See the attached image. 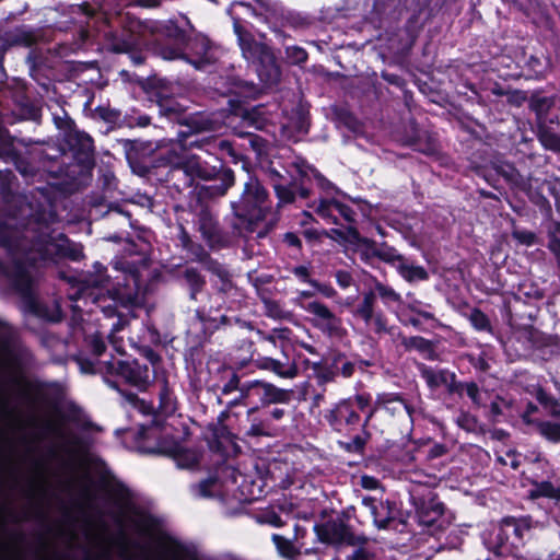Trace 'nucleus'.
<instances>
[{"label":"nucleus","mask_w":560,"mask_h":560,"mask_svg":"<svg viewBox=\"0 0 560 560\" xmlns=\"http://www.w3.org/2000/svg\"><path fill=\"white\" fill-rule=\"evenodd\" d=\"M487 549L497 557L508 558L515 556L517 550L510 540L509 533L505 530L503 521L501 520L485 539Z\"/></svg>","instance_id":"nucleus-26"},{"label":"nucleus","mask_w":560,"mask_h":560,"mask_svg":"<svg viewBox=\"0 0 560 560\" xmlns=\"http://www.w3.org/2000/svg\"><path fill=\"white\" fill-rule=\"evenodd\" d=\"M218 476H209L198 483L191 486L192 492L200 498H212L213 497V487L218 483Z\"/></svg>","instance_id":"nucleus-59"},{"label":"nucleus","mask_w":560,"mask_h":560,"mask_svg":"<svg viewBox=\"0 0 560 560\" xmlns=\"http://www.w3.org/2000/svg\"><path fill=\"white\" fill-rule=\"evenodd\" d=\"M337 201V199H322L316 208V213L328 223L339 224V219L335 214L336 210L332 206V202Z\"/></svg>","instance_id":"nucleus-58"},{"label":"nucleus","mask_w":560,"mask_h":560,"mask_svg":"<svg viewBox=\"0 0 560 560\" xmlns=\"http://www.w3.org/2000/svg\"><path fill=\"white\" fill-rule=\"evenodd\" d=\"M148 46H153L163 59L174 60L185 56L188 36L175 21L147 22Z\"/></svg>","instance_id":"nucleus-11"},{"label":"nucleus","mask_w":560,"mask_h":560,"mask_svg":"<svg viewBox=\"0 0 560 560\" xmlns=\"http://www.w3.org/2000/svg\"><path fill=\"white\" fill-rule=\"evenodd\" d=\"M10 383L21 387L18 393L19 398L31 405L40 400L50 404L57 409L63 396L62 388L58 382L28 380L24 375L19 374L12 375Z\"/></svg>","instance_id":"nucleus-13"},{"label":"nucleus","mask_w":560,"mask_h":560,"mask_svg":"<svg viewBox=\"0 0 560 560\" xmlns=\"http://www.w3.org/2000/svg\"><path fill=\"white\" fill-rule=\"evenodd\" d=\"M160 427L155 421L148 425H140L135 435V443L140 453L155 455V451H150L149 448H154V439L151 435H153V429H160Z\"/></svg>","instance_id":"nucleus-41"},{"label":"nucleus","mask_w":560,"mask_h":560,"mask_svg":"<svg viewBox=\"0 0 560 560\" xmlns=\"http://www.w3.org/2000/svg\"><path fill=\"white\" fill-rule=\"evenodd\" d=\"M396 0H373L372 9L369 12V19L377 28L389 26L390 20L395 19L394 13Z\"/></svg>","instance_id":"nucleus-32"},{"label":"nucleus","mask_w":560,"mask_h":560,"mask_svg":"<svg viewBox=\"0 0 560 560\" xmlns=\"http://www.w3.org/2000/svg\"><path fill=\"white\" fill-rule=\"evenodd\" d=\"M209 272L217 276L220 280V285L217 288L219 293L226 294L232 290L233 281L231 273L223 264H218V267L212 268Z\"/></svg>","instance_id":"nucleus-56"},{"label":"nucleus","mask_w":560,"mask_h":560,"mask_svg":"<svg viewBox=\"0 0 560 560\" xmlns=\"http://www.w3.org/2000/svg\"><path fill=\"white\" fill-rule=\"evenodd\" d=\"M354 512V506H350L338 513L336 517H330L323 523L315 524L314 533L317 539L322 544L336 547L365 546L369 542L368 536L355 534L348 524Z\"/></svg>","instance_id":"nucleus-12"},{"label":"nucleus","mask_w":560,"mask_h":560,"mask_svg":"<svg viewBox=\"0 0 560 560\" xmlns=\"http://www.w3.org/2000/svg\"><path fill=\"white\" fill-rule=\"evenodd\" d=\"M246 420L248 424L240 429L236 442L241 441L252 447L261 438L272 436V427L267 413L255 410V408L247 409Z\"/></svg>","instance_id":"nucleus-23"},{"label":"nucleus","mask_w":560,"mask_h":560,"mask_svg":"<svg viewBox=\"0 0 560 560\" xmlns=\"http://www.w3.org/2000/svg\"><path fill=\"white\" fill-rule=\"evenodd\" d=\"M265 389V381L252 380L243 382L241 395L230 402V406H245L248 409L255 408L259 410L265 407V397L262 396Z\"/></svg>","instance_id":"nucleus-27"},{"label":"nucleus","mask_w":560,"mask_h":560,"mask_svg":"<svg viewBox=\"0 0 560 560\" xmlns=\"http://www.w3.org/2000/svg\"><path fill=\"white\" fill-rule=\"evenodd\" d=\"M471 170L479 177H482L489 185L497 187L499 182V174H495V163L491 165L471 164Z\"/></svg>","instance_id":"nucleus-63"},{"label":"nucleus","mask_w":560,"mask_h":560,"mask_svg":"<svg viewBox=\"0 0 560 560\" xmlns=\"http://www.w3.org/2000/svg\"><path fill=\"white\" fill-rule=\"evenodd\" d=\"M229 411L223 410L219 413L215 423H209L207 431V444L211 452L220 455L221 462L224 463L231 455L237 456L242 453V448L236 442L237 434H234L225 424L229 418Z\"/></svg>","instance_id":"nucleus-17"},{"label":"nucleus","mask_w":560,"mask_h":560,"mask_svg":"<svg viewBox=\"0 0 560 560\" xmlns=\"http://www.w3.org/2000/svg\"><path fill=\"white\" fill-rule=\"evenodd\" d=\"M370 325H372L374 334L378 337L385 334L394 335L396 328L395 326H388V319L382 311L376 312Z\"/></svg>","instance_id":"nucleus-62"},{"label":"nucleus","mask_w":560,"mask_h":560,"mask_svg":"<svg viewBox=\"0 0 560 560\" xmlns=\"http://www.w3.org/2000/svg\"><path fill=\"white\" fill-rule=\"evenodd\" d=\"M177 224V240L183 250L186 252L189 259L198 262L206 271L218 267L220 261L211 256L209 250L192 240L187 230V225L200 233L201 238L211 250H221L232 245L235 236L242 235V229L237 224L233 225V231H228L219 220V214L214 211L210 202H203L200 195L194 194L190 200L183 205L173 207Z\"/></svg>","instance_id":"nucleus-2"},{"label":"nucleus","mask_w":560,"mask_h":560,"mask_svg":"<svg viewBox=\"0 0 560 560\" xmlns=\"http://www.w3.org/2000/svg\"><path fill=\"white\" fill-rule=\"evenodd\" d=\"M78 8L89 19L102 15L107 26V30L104 31V42L108 51L122 54L130 52L137 47L148 46L147 22H142L129 13L107 16L89 2H83Z\"/></svg>","instance_id":"nucleus-5"},{"label":"nucleus","mask_w":560,"mask_h":560,"mask_svg":"<svg viewBox=\"0 0 560 560\" xmlns=\"http://www.w3.org/2000/svg\"><path fill=\"white\" fill-rule=\"evenodd\" d=\"M418 370L421 378L424 380L427 386L431 390H435L439 387L443 386L444 383H446V377L450 372V370L447 369H441L439 371H435L433 368L424 363H420L418 365Z\"/></svg>","instance_id":"nucleus-43"},{"label":"nucleus","mask_w":560,"mask_h":560,"mask_svg":"<svg viewBox=\"0 0 560 560\" xmlns=\"http://www.w3.org/2000/svg\"><path fill=\"white\" fill-rule=\"evenodd\" d=\"M548 244L547 248L553 255L557 267L560 270V223H555V229L548 231L547 234Z\"/></svg>","instance_id":"nucleus-60"},{"label":"nucleus","mask_w":560,"mask_h":560,"mask_svg":"<svg viewBox=\"0 0 560 560\" xmlns=\"http://www.w3.org/2000/svg\"><path fill=\"white\" fill-rule=\"evenodd\" d=\"M154 174L165 183L167 192L175 201L174 206L186 203L190 197L200 195L203 202L208 199L224 196L234 185V172L224 166L222 161L218 165H210L206 161H186L174 149H167L155 155Z\"/></svg>","instance_id":"nucleus-1"},{"label":"nucleus","mask_w":560,"mask_h":560,"mask_svg":"<svg viewBox=\"0 0 560 560\" xmlns=\"http://www.w3.org/2000/svg\"><path fill=\"white\" fill-rule=\"evenodd\" d=\"M265 407L271 404H287L291 399V390L282 389L265 381Z\"/></svg>","instance_id":"nucleus-47"},{"label":"nucleus","mask_w":560,"mask_h":560,"mask_svg":"<svg viewBox=\"0 0 560 560\" xmlns=\"http://www.w3.org/2000/svg\"><path fill=\"white\" fill-rule=\"evenodd\" d=\"M10 40L15 45L31 47L36 44V35L32 30L27 28L25 25H22L15 28L14 34Z\"/></svg>","instance_id":"nucleus-57"},{"label":"nucleus","mask_w":560,"mask_h":560,"mask_svg":"<svg viewBox=\"0 0 560 560\" xmlns=\"http://www.w3.org/2000/svg\"><path fill=\"white\" fill-rule=\"evenodd\" d=\"M375 304L376 293L374 292V290L371 289L369 291H364L362 293V300L353 310V316L363 320L365 325H370L372 318L376 314Z\"/></svg>","instance_id":"nucleus-38"},{"label":"nucleus","mask_w":560,"mask_h":560,"mask_svg":"<svg viewBox=\"0 0 560 560\" xmlns=\"http://www.w3.org/2000/svg\"><path fill=\"white\" fill-rule=\"evenodd\" d=\"M257 366L261 370L271 371L282 378H293L299 373V369L295 363L285 366L281 361L268 357L259 359L257 361Z\"/></svg>","instance_id":"nucleus-40"},{"label":"nucleus","mask_w":560,"mask_h":560,"mask_svg":"<svg viewBox=\"0 0 560 560\" xmlns=\"http://www.w3.org/2000/svg\"><path fill=\"white\" fill-rule=\"evenodd\" d=\"M374 416L372 394L369 392L341 398L323 415L332 432L348 438V441H339L340 447L357 455H364L366 444L372 438L368 428Z\"/></svg>","instance_id":"nucleus-3"},{"label":"nucleus","mask_w":560,"mask_h":560,"mask_svg":"<svg viewBox=\"0 0 560 560\" xmlns=\"http://www.w3.org/2000/svg\"><path fill=\"white\" fill-rule=\"evenodd\" d=\"M537 432L548 442L558 444L560 443V423L549 420L535 421Z\"/></svg>","instance_id":"nucleus-50"},{"label":"nucleus","mask_w":560,"mask_h":560,"mask_svg":"<svg viewBox=\"0 0 560 560\" xmlns=\"http://www.w3.org/2000/svg\"><path fill=\"white\" fill-rule=\"evenodd\" d=\"M374 292L376 293V296H380L385 305L401 303L400 294L397 293L392 287L384 284L378 280L375 281Z\"/></svg>","instance_id":"nucleus-55"},{"label":"nucleus","mask_w":560,"mask_h":560,"mask_svg":"<svg viewBox=\"0 0 560 560\" xmlns=\"http://www.w3.org/2000/svg\"><path fill=\"white\" fill-rule=\"evenodd\" d=\"M372 409H374L375 412L378 409H384L392 416L399 415L401 411H406V413L411 417L413 412V407L408 402L401 393H378L375 397V401H372Z\"/></svg>","instance_id":"nucleus-28"},{"label":"nucleus","mask_w":560,"mask_h":560,"mask_svg":"<svg viewBox=\"0 0 560 560\" xmlns=\"http://www.w3.org/2000/svg\"><path fill=\"white\" fill-rule=\"evenodd\" d=\"M304 308L313 315L312 325L323 335L335 339H342L347 336L342 318L337 316L325 303L313 301L307 303Z\"/></svg>","instance_id":"nucleus-21"},{"label":"nucleus","mask_w":560,"mask_h":560,"mask_svg":"<svg viewBox=\"0 0 560 560\" xmlns=\"http://www.w3.org/2000/svg\"><path fill=\"white\" fill-rule=\"evenodd\" d=\"M142 89L152 103H155L158 113L170 122L190 126L191 118L188 117L186 108L173 96L166 93L160 85V80L145 79L141 84Z\"/></svg>","instance_id":"nucleus-14"},{"label":"nucleus","mask_w":560,"mask_h":560,"mask_svg":"<svg viewBox=\"0 0 560 560\" xmlns=\"http://www.w3.org/2000/svg\"><path fill=\"white\" fill-rule=\"evenodd\" d=\"M214 90L219 95L229 97L228 112L234 117L241 118L242 122L260 129L265 122V106L250 105L249 100H256L261 94V89L253 83L234 75L221 78L215 82Z\"/></svg>","instance_id":"nucleus-6"},{"label":"nucleus","mask_w":560,"mask_h":560,"mask_svg":"<svg viewBox=\"0 0 560 560\" xmlns=\"http://www.w3.org/2000/svg\"><path fill=\"white\" fill-rule=\"evenodd\" d=\"M0 276L8 278L21 296L33 298V280L24 260L14 258L11 266L0 260Z\"/></svg>","instance_id":"nucleus-25"},{"label":"nucleus","mask_w":560,"mask_h":560,"mask_svg":"<svg viewBox=\"0 0 560 560\" xmlns=\"http://www.w3.org/2000/svg\"><path fill=\"white\" fill-rule=\"evenodd\" d=\"M322 360L335 372V376H342L343 378H350L355 372L354 362L350 361L346 353L340 350H331L326 353Z\"/></svg>","instance_id":"nucleus-30"},{"label":"nucleus","mask_w":560,"mask_h":560,"mask_svg":"<svg viewBox=\"0 0 560 560\" xmlns=\"http://www.w3.org/2000/svg\"><path fill=\"white\" fill-rule=\"evenodd\" d=\"M495 174H499V179L502 178L511 188L521 189L527 178L523 176L514 164L502 161L495 163Z\"/></svg>","instance_id":"nucleus-36"},{"label":"nucleus","mask_w":560,"mask_h":560,"mask_svg":"<svg viewBox=\"0 0 560 560\" xmlns=\"http://www.w3.org/2000/svg\"><path fill=\"white\" fill-rule=\"evenodd\" d=\"M528 497L533 500L547 498L555 501H560V486L555 487L553 483L549 480L534 482L532 489L529 490Z\"/></svg>","instance_id":"nucleus-46"},{"label":"nucleus","mask_w":560,"mask_h":560,"mask_svg":"<svg viewBox=\"0 0 560 560\" xmlns=\"http://www.w3.org/2000/svg\"><path fill=\"white\" fill-rule=\"evenodd\" d=\"M396 267L399 275L409 282L416 280L424 281L429 279V273L422 266L407 265L405 261H402L399 262Z\"/></svg>","instance_id":"nucleus-53"},{"label":"nucleus","mask_w":560,"mask_h":560,"mask_svg":"<svg viewBox=\"0 0 560 560\" xmlns=\"http://www.w3.org/2000/svg\"><path fill=\"white\" fill-rule=\"evenodd\" d=\"M180 279L188 289L189 299L191 301H197L198 294H200L206 288V277L198 270V268L187 266L182 270Z\"/></svg>","instance_id":"nucleus-33"},{"label":"nucleus","mask_w":560,"mask_h":560,"mask_svg":"<svg viewBox=\"0 0 560 560\" xmlns=\"http://www.w3.org/2000/svg\"><path fill=\"white\" fill-rule=\"evenodd\" d=\"M220 374L222 385L219 386V389L222 395H230L236 390L241 394L243 382H241L240 375L232 366H222Z\"/></svg>","instance_id":"nucleus-44"},{"label":"nucleus","mask_w":560,"mask_h":560,"mask_svg":"<svg viewBox=\"0 0 560 560\" xmlns=\"http://www.w3.org/2000/svg\"><path fill=\"white\" fill-rule=\"evenodd\" d=\"M376 253H378V260L390 266H397L399 262L405 261V257L398 250L386 242H376Z\"/></svg>","instance_id":"nucleus-51"},{"label":"nucleus","mask_w":560,"mask_h":560,"mask_svg":"<svg viewBox=\"0 0 560 560\" xmlns=\"http://www.w3.org/2000/svg\"><path fill=\"white\" fill-rule=\"evenodd\" d=\"M524 66L523 70L528 79H542L548 69V59L541 54L540 56L530 54H524Z\"/></svg>","instance_id":"nucleus-37"},{"label":"nucleus","mask_w":560,"mask_h":560,"mask_svg":"<svg viewBox=\"0 0 560 560\" xmlns=\"http://www.w3.org/2000/svg\"><path fill=\"white\" fill-rule=\"evenodd\" d=\"M401 345L407 351L417 350L423 354L434 351L433 342L422 336L406 337L401 335Z\"/></svg>","instance_id":"nucleus-49"},{"label":"nucleus","mask_w":560,"mask_h":560,"mask_svg":"<svg viewBox=\"0 0 560 560\" xmlns=\"http://www.w3.org/2000/svg\"><path fill=\"white\" fill-rule=\"evenodd\" d=\"M556 105V96H545L538 92L532 93L528 98V109L534 113L537 126V138L542 145L546 136L560 125V113L551 114Z\"/></svg>","instance_id":"nucleus-20"},{"label":"nucleus","mask_w":560,"mask_h":560,"mask_svg":"<svg viewBox=\"0 0 560 560\" xmlns=\"http://www.w3.org/2000/svg\"><path fill=\"white\" fill-rule=\"evenodd\" d=\"M277 551L279 555L288 560H293L295 557L300 556V550L296 548L292 540L279 535L273 534L271 537Z\"/></svg>","instance_id":"nucleus-52"},{"label":"nucleus","mask_w":560,"mask_h":560,"mask_svg":"<svg viewBox=\"0 0 560 560\" xmlns=\"http://www.w3.org/2000/svg\"><path fill=\"white\" fill-rule=\"evenodd\" d=\"M415 508L419 524L440 530L445 528L447 522L443 517L446 506L436 493L430 492L428 495L418 498L415 501Z\"/></svg>","instance_id":"nucleus-22"},{"label":"nucleus","mask_w":560,"mask_h":560,"mask_svg":"<svg viewBox=\"0 0 560 560\" xmlns=\"http://www.w3.org/2000/svg\"><path fill=\"white\" fill-rule=\"evenodd\" d=\"M312 371L317 385L320 387H325L328 383H334L337 380L335 372L330 371L323 360L314 362Z\"/></svg>","instance_id":"nucleus-54"},{"label":"nucleus","mask_w":560,"mask_h":560,"mask_svg":"<svg viewBox=\"0 0 560 560\" xmlns=\"http://www.w3.org/2000/svg\"><path fill=\"white\" fill-rule=\"evenodd\" d=\"M63 142L71 154V162L60 166L56 175L72 179L91 175L96 164L93 138L85 131L71 129L65 133Z\"/></svg>","instance_id":"nucleus-10"},{"label":"nucleus","mask_w":560,"mask_h":560,"mask_svg":"<svg viewBox=\"0 0 560 560\" xmlns=\"http://www.w3.org/2000/svg\"><path fill=\"white\" fill-rule=\"evenodd\" d=\"M505 530L509 533L510 540L518 551V548L524 545V534L532 528L530 516H504L502 518Z\"/></svg>","instance_id":"nucleus-31"},{"label":"nucleus","mask_w":560,"mask_h":560,"mask_svg":"<svg viewBox=\"0 0 560 560\" xmlns=\"http://www.w3.org/2000/svg\"><path fill=\"white\" fill-rule=\"evenodd\" d=\"M238 44L243 57L252 63L260 82L266 86H275L280 82L281 70L271 49L262 43L255 40L253 35L235 25Z\"/></svg>","instance_id":"nucleus-9"},{"label":"nucleus","mask_w":560,"mask_h":560,"mask_svg":"<svg viewBox=\"0 0 560 560\" xmlns=\"http://www.w3.org/2000/svg\"><path fill=\"white\" fill-rule=\"evenodd\" d=\"M362 504L370 510L373 523L378 529L398 530V525L404 527L407 525L400 504L396 500L388 498L377 500L373 497H364ZM399 532H402V529H399Z\"/></svg>","instance_id":"nucleus-19"},{"label":"nucleus","mask_w":560,"mask_h":560,"mask_svg":"<svg viewBox=\"0 0 560 560\" xmlns=\"http://www.w3.org/2000/svg\"><path fill=\"white\" fill-rule=\"evenodd\" d=\"M100 371L105 383L116 390H120V385L126 384L138 392H145L155 377V371L138 359L118 360L112 357L101 364Z\"/></svg>","instance_id":"nucleus-8"},{"label":"nucleus","mask_w":560,"mask_h":560,"mask_svg":"<svg viewBox=\"0 0 560 560\" xmlns=\"http://www.w3.org/2000/svg\"><path fill=\"white\" fill-rule=\"evenodd\" d=\"M407 147L425 155H434L439 152V141L434 133L427 130L417 139L407 140Z\"/></svg>","instance_id":"nucleus-42"},{"label":"nucleus","mask_w":560,"mask_h":560,"mask_svg":"<svg viewBox=\"0 0 560 560\" xmlns=\"http://www.w3.org/2000/svg\"><path fill=\"white\" fill-rule=\"evenodd\" d=\"M1 351L5 357V365L11 369L12 372L22 371V360L18 353H15L8 340L1 342Z\"/></svg>","instance_id":"nucleus-64"},{"label":"nucleus","mask_w":560,"mask_h":560,"mask_svg":"<svg viewBox=\"0 0 560 560\" xmlns=\"http://www.w3.org/2000/svg\"><path fill=\"white\" fill-rule=\"evenodd\" d=\"M24 178H33L36 170L33 164L19 152L10 162Z\"/></svg>","instance_id":"nucleus-61"},{"label":"nucleus","mask_w":560,"mask_h":560,"mask_svg":"<svg viewBox=\"0 0 560 560\" xmlns=\"http://www.w3.org/2000/svg\"><path fill=\"white\" fill-rule=\"evenodd\" d=\"M112 273L100 261L92 265V270L80 280V291L85 289H106L108 298L116 306L130 307L137 305L142 289L141 269L147 268L144 259L132 260L126 257L110 262Z\"/></svg>","instance_id":"nucleus-4"},{"label":"nucleus","mask_w":560,"mask_h":560,"mask_svg":"<svg viewBox=\"0 0 560 560\" xmlns=\"http://www.w3.org/2000/svg\"><path fill=\"white\" fill-rule=\"evenodd\" d=\"M353 240L355 250L360 255V259L366 264L372 265L373 259H378V253H376V241L373 238L362 236L359 230L350 231Z\"/></svg>","instance_id":"nucleus-35"},{"label":"nucleus","mask_w":560,"mask_h":560,"mask_svg":"<svg viewBox=\"0 0 560 560\" xmlns=\"http://www.w3.org/2000/svg\"><path fill=\"white\" fill-rule=\"evenodd\" d=\"M0 246L12 257L25 252L22 246V238L5 226H0Z\"/></svg>","instance_id":"nucleus-45"},{"label":"nucleus","mask_w":560,"mask_h":560,"mask_svg":"<svg viewBox=\"0 0 560 560\" xmlns=\"http://www.w3.org/2000/svg\"><path fill=\"white\" fill-rule=\"evenodd\" d=\"M159 405L158 412L161 416L170 417L173 416L177 410V398L174 390L170 386L166 377H163L159 385Z\"/></svg>","instance_id":"nucleus-34"},{"label":"nucleus","mask_w":560,"mask_h":560,"mask_svg":"<svg viewBox=\"0 0 560 560\" xmlns=\"http://www.w3.org/2000/svg\"><path fill=\"white\" fill-rule=\"evenodd\" d=\"M171 458L176 463L177 467L182 469H191L199 465L197 454L184 447L182 444L178 445Z\"/></svg>","instance_id":"nucleus-48"},{"label":"nucleus","mask_w":560,"mask_h":560,"mask_svg":"<svg viewBox=\"0 0 560 560\" xmlns=\"http://www.w3.org/2000/svg\"><path fill=\"white\" fill-rule=\"evenodd\" d=\"M33 248L45 260L59 257L79 261L84 257L82 246L72 242L65 233H59L57 237L50 233L39 234L33 241Z\"/></svg>","instance_id":"nucleus-16"},{"label":"nucleus","mask_w":560,"mask_h":560,"mask_svg":"<svg viewBox=\"0 0 560 560\" xmlns=\"http://www.w3.org/2000/svg\"><path fill=\"white\" fill-rule=\"evenodd\" d=\"M151 438L154 439V448L149 450L155 451V455L158 456L171 458L180 444L174 438L164 435L161 427L160 429H153V435H151Z\"/></svg>","instance_id":"nucleus-39"},{"label":"nucleus","mask_w":560,"mask_h":560,"mask_svg":"<svg viewBox=\"0 0 560 560\" xmlns=\"http://www.w3.org/2000/svg\"><path fill=\"white\" fill-rule=\"evenodd\" d=\"M122 150L125 152L126 160L136 173L144 175L151 173V170L155 167L154 158L159 152L152 153L150 145L139 141L125 139L120 141ZM162 151H160L161 153Z\"/></svg>","instance_id":"nucleus-24"},{"label":"nucleus","mask_w":560,"mask_h":560,"mask_svg":"<svg viewBox=\"0 0 560 560\" xmlns=\"http://www.w3.org/2000/svg\"><path fill=\"white\" fill-rule=\"evenodd\" d=\"M270 184L278 198V206L293 203L296 198V180L289 179L281 175L277 170H269Z\"/></svg>","instance_id":"nucleus-29"},{"label":"nucleus","mask_w":560,"mask_h":560,"mask_svg":"<svg viewBox=\"0 0 560 560\" xmlns=\"http://www.w3.org/2000/svg\"><path fill=\"white\" fill-rule=\"evenodd\" d=\"M525 192L530 203L537 208L545 219L552 217L551 200L560 210V182L557 179H540L528 177L520 189Z\"/></svg>","instance_id":"nucleus-15"},{"label":"nucleus","mask_w":560,"mask_h":560,"mask_svg":"<svg viewBox=\"0 0 560 560\" xmlns=\"http://www.w3.org/2000/svg\"><path fill=\"white\" fill-rule=\"evenodd\" d=\"M235 217L247 233H253L256 225L264 221L272 209V201L267 189L257 177H249L237 201L231 202Z\"/></svg>","instance_id":"nucleus-7"},{"label":"nucleus","mask_w":560,"mask_h":560,"mask_svg":"<svg viewBox=\"0 0 560 560\" xmlns=\"http://www.w3.org/2000/svg\"><path fill=\"white\" fill-rule=\"evenodd\" d=\"M114 502L121 509H128L136 515L132 525L135 529L145 536H152L161 528V521L148 511L138 509L131 503V492L121 481H117L109 491Z\"/></svg>","instance_id":"nucleus-18"}]
</instances>
